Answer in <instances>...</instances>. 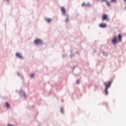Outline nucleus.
<instances>
[{"instance_id":"1","label":"nucleus","mask_w":126,"mask_h":126,"mask_svg":"<svg viewBox=\"0 0 126 126\" xmlns=\"http://www.w3.org/2000/svg\"><path fill=\"white\" fill-rule=\"evenodd\" d=\"M123 38V36L122 34H120L118 35L117 37L116 36L113 37L111 39V43L113 46H116L120 42H122V39Z\"/></svg>"},{"instance_id":"2","label":"nucleus","mask_w":126,"mask_h":126,"mask_svg":"<svg viewBox=\"0 0 126 126\" xmlns=\"http://www.w3.org/2000/svg\"><path fill=\"white\" fill-rule=\"evenodd\" d=\"M43 43H44V41L42 39L39 38H35L33 41V43L36 46H41V45H43Z\"/></svg>"},{"instance_id":"3","label":"nucleus","mask_w":126,"mask_h":126,"mask_svg":"<svg viewBox=\"0 0 126 126\" xmlns=\"http://www.w3.org/2000/svg\"><path fill=\"white\" fill-rule=\"evenodd\" d=\"M111 84H112V81L108 82L107 83H105L104 85L105 86V95H108L109 93H108V89L111 87Z\"/></svg>"},{"instance_id":"4","label":"nucleus","mask_w":126,"mask_h":126,"mask_svg":"<svg viewBox=\"0 0 126 126\" xmlns=\"http://www.w3.org/2000/svg\"><path fill=\"white\" fill-rule=\"evenodd\" d=\"M15 56L17 59H19V60H23L24 59V57H23V55H22V53L20 52H17L15 54Z\"/></svg>"},{"instance_id":"5","label":"nucleus","mask_w":126,"mask_h":126,"mask_svg":"<svg viewBox=\"0 0 126 126\" xmlns=\"http://www.w3.org/2000/svg\"><path fill=\"white\" fill-rule=\"evenodd\" d=\"M61 11L63 16H65V15H66V10L65 9V7L64 6L61 7Z\"/></svg>"},{"instance_id":"6","label":"nucleus","mask_w":126,"mask_h":126,"mask_svg":"<svg viewBox=\"0 0 126 126\" xmlns=\"http://www.w3.org/2000/svg\"><path fill=\"white\" fill-rule=\"evenodd\" d=\"M82 6H87V7H91V4L89 2H88V3L83 2L82 3Z\"/></svg>"},{"instance_id":"7","label":"nucleus","mask_w":126,"mask_h":126,"mask_svg":"<svg viewBox=\"0 0 126 126\" xmlns=\"http://www.w3.org/2000/svg\"><path fill=\"white\" fill-rule=\"evenodd\" d=\"M44 20L46 21V22H47V23H51V22L53 21V19L50 18H45Z\"/></svg>"},{"instance_id":"8","label":"nucleus","mask_w":126,"mask_h":126,"mask_svg":"<svg viewBox=\"0 0 126 126\" xmlns=\"http://www.w3.org/2000/svg\"><path fill=\"white\" fill-rule=\"evenodd\" d=\"M107 19H108V15L107 14H105L102 16V21H105V20H107Z\"/></svg>"},{"instance_id":"9","label":"nucleus","mask_w":126,"mask_h":126,"mask_svg":"<svg viewBox=\"0 0 126 126\" xmlns=\"http://www.w3.org/2000/svg\"><path fill=\"white\" fill-rule=\"evenodd\" d=\"M99 27H100V28H106L107 27V24H106V23H100L99 25Z\"/></svg>"},{"instance_id":"10","label":"nucleus","mask_w":126,"mask_h":126,"mask_svg":"<svg viewBox=\"0 0 126 126\" xmlns=\"http://www.w3.org/2000/svg\"><path fill=\"white\" fill-rule=\"evenodd\" d=\"M19 94H20V95H21L22 96H24V97H25V98H26V94H25L24 92H23L22 91H20L19 92Z\"/></svg>"},{"instance_id":"11","label":"nucleus","mask_w":126,"mask_h":126,"mask_svg":"<svg viewBox=\"0 0 126 126\" xmlns=\"http://www.w3.org/2000/svg\"><path fill=\"white\" fill-rule=\"evenodd\" d=\"M65 23H68V22H69V17L68 15L66 16V17L65 19Z\"/></svg>"},{"instance_id":"12","label":"nucleus","mask_w":126,"mask_h":126,"mask_svg":"<svg viewBox=\"0 0 126 126\" xmlns=\"http://www.w3.org/2000/svg\"><path fill=\"white\" fill-rule=\"evenodd\" d=\"M60 111L62 114H64V108L63 107H61Z\"/></svg>"},{"instance_id":"13","label":"nucleus","mask_w":126,"mask_h":126,"mask_svg":"<svg viewBox=\"0 0 126 126\" xmlns=\"http://www.w3.org/2000/svg\"><path fill=\"white\" fill-rule=\"evenodd\" d=\"M106 4L107 6H109L110 7H111V3H110V2H109L108 1H106Z\"/></svg>"},{"instance_id":"14","label":"nucleus","mask_w":126,"mask_h":126,"mask_svg":"<svg viewBox=\"0 0 126 126\" xmlns=\"http://www.w3.org/2000/svg\"><path fill=\"white\" fill-rule=\"evenodd\" d=\"M34 76H35V74L34 73H32L30 74L31 78H34Z\"/></svg>"},{"instance_id":"15","label":"nucleus","mask_w":126,"mask_h":126,"mask_svg":"<svg viewBox=\"0 0 126 126\" xmlns=\"http://www.w3.org/2000/svg\"><path fill=\"white\" fill-rule=\"evenodd\" d=\"M6 108H10V105H9V103L8 102H6Z\"/></svg>"},{"instance_id":"16","label":"nucleus","mask_w":126,"mask_h":126,"mask_svg":"<svg viewBox=\"0 0 126 126\" xmlns=\"http://www.w3.org/2000/svg\"><path fill=\"white\" fill-rule=\"evenodd\" d=\"M103 55L104 56H108V55H109V53L107 52H103Z\"/></svg>"},{"instance_id":"17","label":"nucleus","mask_w":126,"mask_h":126,"mask_svg":"<svg viewBox=\"0 0 126 126\" xmlns=\"http://www.w3.org/2000/svg\"><path fill=\"white\" fill-rule=\"evenodd\" d=\"M110 1L112 3H116L117 2V0H110Z\"/></svg>"},{"instance_id":"18","label":"nucleus","mask_w":126,"mask_h":126,"mask_svg":"<svg viewBox=\"0 0 126 126\" xmlns=\"http://www.w3.org/2000/svg\"><path fill=\"white\" fill-rule=\"evenodd\" d=\"M7 126H16L13 124H7Z\"/></svg>"},{"instance_id":"19","label":"nucleus","mask_w":126,"mask_h":126,"mask_svg":"<svg viewBox=\"0 0 126 126\" xmlns=\"http://www.w3.org/2000/svg\"><path fill=\"white\" fill-rule=\"evenodd\" d=\"M80 83V80H77L76 81V84H79Z\"/></svg>"},{"instance_id":"20","label":"nucleus","mask_w":126,"mask_h":126,"mask_svg":"<svg viewBox=\"0 0 126 126\" xmlns=\"http://www.w3.org/2000/svg\"><path fill=\"white\" fill-rule=\"evenodd\" d=\"M102 2L103 1H105L106 2H107V1H108V0H101Z\"/></svg>"},{"instance_id":"21","label":"nucleus","mask_w":126,"mask_h":126,"mask_svg":"<svg viewBox=\"0 0 126 126\" xmlns=\"http://www.w3.org/2000/svg\"><path fill=\"white\" fill-rule=\"evenodd\" d=\"M5 1H7V2H8V1H9V0H5Z\"/></svg>"},{"instance_id":"22","label":"nucleus","mask_w":126,"mask_h":126,"mask_svg":"<svg viewBox=\"0 0 126 126\" xmlns=\"http://www.w3.org/2000/svg\"><path fill=\"white\" fill-rule=\"evenodd\" d=\"M17 74H18V75H20V73H19V72H18Z\"/></svg>"},{"instance_id":"23","label":"nucleus","mask_w":126,"mask_h":126,"mask_svg":"<svg viewBox=\"0 0 126 126\" xmlns=\"http://www.w3.org/2000/svg\"><path fill=\"white\" fill-rule=\"evenodd\" d=\"M124 1L125 2H126V0H124Z\"/></svg>"},{"instance_id":"24","label":"nucleus","mask_w":126,"mask_h":126,"mask_svg":"<svg viewBox=\"0 0 126 126\" xmlns=\"http://www.w3.org/2000/svg\"><path fill=\"white\" fill-rule=\"evenodd\" d=\"M77 54H78V55H79V52H77Z\"/></svg>"},{"instance_id":"25","label":"nucleus","mask_w":126,"mask_h":126,"mask_svg":"<svg viewBox=\"0 0 126 126\" xmlns=\"http://www.w3.org/2000/svg\"><path fill=\"white\" fill-rule=\"evenodd\" d=\"M63 57L64 58V55H63Z\"/></svg>"},{"instance_id":"26","label":"nucleus","mask_w":126,"mask_h":126,"mask_svg":"<svg viewBox=\"0 0 126 126\" xmlns=\"http://www.w3.org/2000/svg\"><path fill=\"white\" fill-rule=\"evenodd\" d=\"M73 56L72 55H71L70 57H72Z\"/></svg>"},{"instance_id":"27","label":"nucleus","mask_w":126,"mask_h":126,"mask_svg":"<svg viewBox=\"0 0 126 126\" xmlns=\"http://www.w3.org/2000/svg\"><path fill=\"white\" fill-rule=\"evenodd\" d=\"M125 8H126V7H125Z\"/></svg>"}]
</instances>
